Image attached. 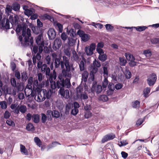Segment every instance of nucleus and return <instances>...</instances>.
<instances>
[{
    "mask_svg": "<svg viewBox=\"0 0 159 159\" xmlns=\"http://www.w3.org/2000/svg\"><path fill=\"white\" fill-rule=\"evenodd\" d=\"M82 60L79 63H78L80 70V71H83L84 70L85 67L84 63L86 62V60L84 57L82 58Z\"/></svg>",
    "mask_w": 159,
    "mask_h": 159,
    "instance_id": "nucleus-18",
    "label": "nucleus"
},
{
    "mask_svg": "<svg viewBox=\"0 0 159 159\" xmlns=\"http://www.w3.org/2000/svg\"><path fill=\"white\" fill-rule=\"evenodd\" d=\"M43 19L45 20L48 19L51 21L53 20V18L51 16L49 15L48 14H43L42 16Z\"/></svg>",
    "mask_w": 159,
    "mask_h": 159,
    "instance_id": "nucleus-27",
    "label": "nucleus"
},
{
    "mask_svg": "<svg viewBox=\"0 0 159 159\" xmlns=\"http://www.w3.org/2000/svg\"><path fill=\"white\" fill-rule=\"evenodd\" d=\"M143 53L148 58L150 57L152 55L151 51L149 49L144 51Z\"/></svg>",
    "mask_w": 159,
    "mask_h": 159,
    "instance_id": "nucleus-37",
    "label": "nucleus"
},
{
    "mask_svg": "<svg viewBox=\"0 0 159 159\" xmlns=\"http://www.w3.org/2000/svg\"><path fill=\"white\" fill-rule=\"evenodd\" d=\"M48 34L49 39L52 40L56 37V33L54 29L50 28L48 31Z\"/></svg>",
    "mask_w": 159,
    "mask_h": 159,
    "instance_id": "nucleus-14",
    "label": "nucleus"
},
{
    "mask_svg": "<svg viewBox=\"0 0 159 159\" xmlns=\"http://www.w3.org/2000/svg\"><path fill=\"white\" fill-rule=\"evenodd\" d=\"M46 62L47 64H49L51 61V58L49 55L47 56L45 58Z\"/></svg>",
    "mask_w": 159,
    "mask_h": 159,
    "instance_id": "nucleus-62",
    "label": "nucleus"
},
{
    "mask_svg": "<svg viewBox=\"0 0 159 159\" xmlns=\"http://www.w3.org/2000/svg\"><path fill=\"white\" fill-rule=\"evenodd\" d=\"M92 65L97 67V68L101 66L100 62L99 61H97L96 59L93 61Z\"/></svg>",
    "mask_w": 159,
    "mask_h": 159,
    "instance_id": "nucleus-44",
    "label": "nucleus"
},
{
    "mask_svg": "<svg viewBox=\"0 0 159 159\" xmlns=\"http://www.w3.org/2000/svg\"><path fill=\"white\" fill-rule=\"evenodd\" d=\"M68 44L70 46H73L75 45V43L76 42V40L74 39L69 38L68 39Z\"/></svg>",
    "mask_w": 159,
    "mask_h": 159,
    "instance_id": "nucleus-38",
    "label": "nucleus"
},
{
    "mask_svg": "<svg viewBox=\"0 0 159 159\" xmlns=\"http://www.w3.org/2000/svg\"><path fill=\"white\" fill-rule=\"evenodd\" d=\"M125 56L126 58V59L130 61H134L135 60L134 57L132 54H126Z\"/></svg>",
    "mask_w": 159,
    "mask_h": 159,
    "instance_id": "nucleus-39",
    "label": "nucleus"
},
{
    "mask_svg": "<svg viewBox=\"0 0 159 159\" xmlns=\"http://www.w3.org/2000/svg\"><path fill=\"white\" fill-rule=\"evenodd\" d=\"M34 140L36 144L39 147H40L42 145V143L38 137H35L34 139Z\"/></svg>",
    "mask_w": 159,
    "mask_h": 159,
    "instance_id": "nucleus-33",
    "label": "nucleus"
},
{
    "mask_svg": "<svg viewBox=\"0 0 159 159\" xmlns=\"http://www.w3.org/2000/svg\"><path fill=\"white\" fill-rule=\"evenodd\" d=\"M34 89H36L37 91L40 90L41 89V85L39 84L38 80L34 79L32 76L30 77L28 80V84L26 86V88L29 90H31L32 87Z\"/></svg>",
    "mask_w": 159,
    "mask_h": 159,
    "instance_id": "nucleus-5",
    "label": "nucleus"
},
{
    "mask_svg": "<svg viewBox=\"0 0 159 159\" xmlns=\"http://www.w3.org/2000/svg\"><path fill=\"white\" fill-rule=\"evenodd\" d=\"M73 55L72 56V58L76 62H78L79 61V57L77 54L75 50H74L72 51Z\"/></svg>",
    "mask_w": 159,
    "mask_h": 159,
    "instance_id": "nucleus-25",
    "label": "nucleus"
},
{
    "mask_svg": "<svg viewBox=\"0 0 159 159\" xmlns=\"http://www.w3.org/2000/svg\"><path fill=\"white\" fill-rule=\"evenodd\" d=\"M57 144H60L57 142H53L52 143L51 145H50L48 146V147L49 148H51L55 147Z\"/></svg>",
    "mask_w": 159,
    "mask_h": 159,
    "instance_id": "nucleus-56",
    "label": "nucleus"
},
{
    "mask_svg": "<svg viewBox=\"0 0 159 159\" xmlns=\"http://www.w3.org/2000/svg\"><path fill=\"white\" fill-rule=\"evenodd\" d=\"M77 34L81 38L82 40L84 42L87 41L90 39V36L88 34H85L83 31L80 30L78 31Z\"/></svg>",
    "mask_w": 159,
    "mask_h": 159,
    "instance_id": "nucleus-10",
    "label": "nucleus"
},
{
    "mask_svg": "<svg viewBox=\"0 0 159 159\" xmlns=\"http://www.w3.org/2000/svg\"><path fill=\"white\" fill-rule=\"evenodd\" d=\"M89 69L90 72V74L93 75L94 74L96 73L98 70V69L94 66L91 65L89 66Z\"/></svg>",
    "mask_w": 159,
    "mask_h": 159,
    "instance_id": "nucleus-20",
    "label": "nucleus"
},
{
    "mask_svg": "<svg viewBox=\"0 0 159 159\" xmlns=\"http://www.w3.org/2000/svg\"><path fill=\"white\" fill-rule=\"evenodd\" d=\"M108 80L107 79L105 78L102 83V85L103 88H106L108 85Z\"/></svg>",
    "mask_w": 159,
    "mask_h": 159,
    "instance_id": "nucleus-55",
    "label": "nucleus"
},
{
    "mask_svg": "<svg viewBox=\"0 0 159 159\" xmlns=\"http://www.w3.org/2000/svg\"><path fill=\"white\" fill-rule=\"evenodd\" d=\"M61 41L59 38H57L54 40L52 45V48L55 51H57L61 47Z\"/></svg>",
    "mask_w": 159,
    "mask_h": 159,
    "instance_id": "nucleus-12",
    "label": "nucleus"
},
{
    "mask_svg": "<svg viewBox=\"0 0 159 159\" xmlns=\"http://www.w3.org/2000/svg\"><path fill=\"white\" fill-rule=\"evenodd\" d=\"M15 88H16L17 92L22 91L24 89L23 84L21 83H17Z\"/></svg>",
    "mask_w": 159,
    "mask_h": 159,
    "instance_id": "nucleus-22",
    "label": "nucleus"
},
{
    "mask_svg": "<svg viewBox=\"0 0 159 159\" xmlns=\"http://www.w3.org/2000/svg\"><path fill=\"white\" fill-rule=\"evenodd\" d=\"M102 88L100 85H97V83L96 82H93L92 84V86L91 88V91L92 93H94L95 92L97 94H99L102 92Z\"/></svg>",
    "mask_w": 159,
    "mask_h": 159,
    "instance_id": "nucleus-8",
    "label": "nucleus"
},
{
    "mask_svg": "<svg viewBox=\"0 0 159 159\" xmlns=\"http://www.w3.org/2000/svg\"><path fill=\"white\" fill-rule=\"evenodd\" d=\"M10 115L11 114L10 112L8 111H6L4 114V118L6 119H7L10 117Z\"/></svg>",
    "mask_w": 159,
    "mask_h": 159,
    "instance_id": "nucleus-57",
    "label": "nucleus"
},
{
    "mask_svg": "<svg viewBox=\"0 0 159 159\" xmlns=\"http://www.w3.org/2000/svg\"><path fill=\"white\" fill-rule=\"evenodd\" d=\"M42 52H40L39 51V52L37 53L36 56L34 55L33 56L32 58L33 62L34 65H35L36 63V59L38 61H40L41 60V56L40 54Z\"/></svg>",
    "mask_w": 159,
    "mask_h": 159,
    "instance_id": "nucleus-19",
    "label": "nucleus"
},
{
    "mask_svg": "<svg viewBox=\"0 0 159 159\" xmlns=\"http://www.w3.org/2000/svg\"><path fill=\"white\" fill-rule=\"evenodd\" d=\"M123 87V84L121 83H118L116 84L115 86L116 89L117 90H119L121 89Z\"/></svg>",
    "mask_w": 159,
    "mask_h": 159,
    "instance_id": "nucleus-64",
    "label": "nucleus"
},
{
    "mask_svg": "<svg viewBox=\"0 0 159 159\" xmlns=\"http://www.w3.org/2000/svg\"><path fill=\"white\" fill-rule=\"evenodd\" d=\"M41 116V121L42 123H44L46 122L47 119V117L44 113H42Z\"/></svg>",
    "mask_w": 159,
    "mask_h": 159,
    "instance_id": "nucleus-49",
    "label": "nucleus"
},
{
    "mask_svg": "<svg viewBox=\"0 0 159 159\" xmlns=\"http://www.w3.org/2000/svg\"><path fill=\"white\" fill-rule=\"evenodd\" d=\"M11 83L12 86L13 87H15L17 84L16 83V80L14 78H12L11 79Z\"/></svg>",
    "mask_w": 159,
    "mask_h": 159,
    "instance_id": "nucleus-61",
    "label": "nucleus"
},
{
    "mask_svg": "<svg viewBox=\"0 0 159 159\" xmlns=\"http://www.w3.org/2000/svg\"><path fill=\"white\" fill-rule=\"evenodd\" d=\"M96 45L95 43H92L90 45L86 46L85 48V51L87 56H91L93 53V51L95 49Z\"/></svg>",
    "mask_w": 159,
    "mask_h": 159,
    "instance_id": "nucleus-9",
    "label": "nucleus"
},
{
    "mask_svg": "<svg viewBox=\"0 0 159 159\" xmlns=\"http://www.w3.org/2000/svg\"><path fill=\"white\" fill-rule=\"evenodd\" d=\"M76 92L78 95L82 94L83 91V88L82 86H79L76 89Z\"/></svg>",
    "mask_w": 159,
    "mask_h": 159,
    "instance_id": "nucleus-43",
    "label": "nucleus"
},
{
    "mask_svg": "<svg viewBox=\"0 0 159 159\" xmlns=\"http://www.w3.org/2000/svg\"><path fill=\"white\" fill-rule=\"evenodd\" d=\"M41 71L43 73H45L46 75H49L50 72V69L49 67H47L46 64H43L41 68Z\"/></svg>",
    "mask_w": 159,
    "mask_h": 159,
    "instance_id": "nucleus-17",
    "label": "nucleus"
},
{
    "mask_svg": "<svg viewBox=\"0 0 159 159\" xmlns=\"http://www.w3.org/2000/svg\"><path fill=\"white\" fill-rule=\"evenodd\" d=\"M6 123L9 126L14 127L15 126L14 122L11 119H9L6 121Z\"/></svg>",
    "mask_w": 159,
    "mask_h": 159,
    "instance_id": "nucleus-50",
    "label": "nucleus"
},
{
    "mask_svg": "<svg viewBox=\"0 0 159 159\" xmlns=\"http://www.w3.org/2000/svg\"><path fill=\"white\" fill-rule=\"evenodd\" d=\"M62 61H61L60 60L59 58H56L55 59V61L54 62L55 67L57 68L60 65L61 66V63Z\"/></svg>",
    "mask_w": 159,
    "mask_h": 159,
    "instance_id": "nucleus-30",
    "label": "nucleus"
},
{
    "mask_svg": "<svg viewBox=\"0 0 159 159\" xmlns=\"http://www.w3.org/2000/svg\"><path fill=\"white\" fill-rule=\"evenodd\" d=\"M89 75V73L87 71H84L82 74V81L86 82Z\"/></svg>",
    "mask_w": 159,
    "mask_h": 159,
    "instance_id": "nucleus-23",
    "label": "nucleus"
},
{
    "mask_svg": "<svg viewBox=\"0 0 159 159\" xmlns=\"http://www.w3.org/2000/svg\"><path fill=\"white\" fill-rule=\"evenodd\" d=\"M21 79L22 81H25L28 78V76L26 72H23L21 73Z\"/></svg>",
    "mask_w": 159,
    "mask_h": 159,
    "instance_id": "nucleus-41",
    "label": "nucleus"
},
{
    "mask_svg": "<svg viewBox=\"0 0 159 159\" xmlns=\"http://www.w3.org/2000/svg\"><path fill=\"white\" fill-rule=\"evenodd\" d=\"M19 110L22 113H25L27 111V107L26 106L24 105L19 106Z\"/></svg>",
    "mask_w": 159,
    "mask_h": 159,
    "instance_id": "nucleus-31",
    "label": "nucleus"
},
{
    "mask_svg": "<svg viewBox=\"0 0 159 159\" xmlns=\"http://www.w3.org/2000/svg\"><path fill=\"white\" fill-rule=\"evenodd\" d=\"M20 151L21 153L25 155H28V152L25 147L21 144H20Z\"/></svg>",
    "mask_w": 159,
    "mask_h": 159,
    "instance_id": "nucleus-21",
    "label": "nucleus"
},
{
    "mask_svg": "<svg viewBox=\"0 0 159 159\" xmlns=\"http://www.w3.org/2000/svg\"><path fill=\"white\" fill-rule=\"evenodd\" d=\"M151 42L152 44H156L159 43V38H154L151 39Z\"/></svg>",
    "mask_w": 159,
    "mask_h": 159,
    "instance_id": "nucleus-47",
    "label": "nucleus"
},
{
    "mask_svg": "<svg viewBox=\"0 0 159 159\" xmlns=\"http://www.w3.org/2000/svg\"><path fill=\"white\" fill-rule=\"evenodd\" d=\"M47 115H49L50 117L51 116L52 117L57 118L59 117L60 116L59 112L55 110L52 111L48 110L47 111Z\"/></svg>",
    "mask_w": 159,
    "mask_h": 159,
    "instance_id": "nucleus-13",
    "label": "nucleus"
},
{
    "mask_svg": "<svg viewBox=\"0 0 159 159\" xmlns=\"http://www.w3.org/2000/svg\"><path fill=\"white\" fill-rule=\"evenodd\" d=\"M92 113L89 111H86L85 113L84 116L85 118H88L91 116Z\"/></svg>",
    "mask_w": 159,
    "mask_h": 159,
    "instance_id": "nucleus-58",
    "label": "nucleus"
},
{
    "mask_svg": "<svg viewBox=\"0 0 159 159\" xmlns=\"http://www.w3.org/2000/svg\"><path fill=\"white\" fill-rule=\"evenodd\" d=\"M103 73L104 75L107 76L108 75V72L107 67L104 66L103 67Z\"/></svg>",
    "mask_w": 159,
    "mask_h": 159,
    "instance_id": "nucleus-63",
    "label": "nucleus"
},
{
    "mask_svg": "<svg viewBox=\"0 0 159 159\" xmlns=\"http://www.w3.org/2000/svg\"><path fill=\"white\" fill-rule=\"evenodd\" d=\"M119 59L120 64V65L122 66H124L127 63V61L124 57H119Z\"/></svg>",
    "mask_w": 159,
    "mask_h": 159,
    "instance_id": "nucleus-35",
    "label": "nucleus"
},
{
    "mask_svg": "<svg viewBox=\"0 0 159 159\" xmlns=\"http://www.w3.org/2000/svg\"><path fill=\"white\" fill-rule=\"evenodd\" d=\"M80 95V98L82 99L85 100L88 98V96L86 93L83 94H81Z\"/></svg>",
    "mask_w": 159,
    "mask_h": 159,
    "instance_id": "nucleus-54",
    "label": "nucleus"
},
{
    "mask_svg": "<svg viewBox=\"0 0 159 159\" xmlns=\"http://www.w3.org/2000/svg\"><path fill=\"white\" fill-rule=\"evenodd\" d=\"M125 78L126 79H129L131 77V74L130 71L126 69L125 73Z\"/></svg>",
    "mask_w": 159,
    "mask_h": 159,
    "instance_id": "nucleus-36",
    "label": "nucleus"
},
{
    "mask_svg": "<svg viewBox=\"0 0 159 159\" xmlns=\"http://www.w3.org/2000/svg\"><path fill=\"white\" fill-rule=\"evenodd\" d=\"M157 76L154 73H152L149 75L147 79L148 84L151 86L153 85L156 80Z\"/></svg>",
    "mask_w": 159,
    "mask_h": 159,
    "instance_id": "nucleus-11",
    "label": "nucleus"
},
{
    "mask_svg": "<svg viewBox=\"0 0 159 159\" xmlns=\"http://www.w3.org/2000/svg\"><path fill=\"white\" fill-rule=\"evenodd\" d=\"M22 28L23 27H22L21 25H18L16 28V32L17 33H20L22 30Z\"/></svg>",
    "mask_w": 159,
    "mask_h": 159,
    "instance_id": "nucleus-52",
    "label": "nucleus"
},
{
    "mask_svg": "<svg viewBox=\"0 0 159 159\" xmlns=\"http://www.w3.org/2000/svg\"><path fill=\"white\" fill-rule=\"evenodd\" d=\"M63 60L61 63L62 70V76L65 78H70L71 74L70 72L71 67L70 64L69 59L65 56L62 57Z\"/></svg>",
    "mask_w": 159,
    "mask_h": 159,
    "instance_id": "nucleus-2",
    "label": "nucleus"
},
{
    "mask_svg": "<svg viewBox=\"0 0 159 159\" xmlns=\"http://www.w3.org/2000/svg\"><path fill=\"white\" fill-rule=\"evenodd\" d=\"M0 105L1 108L2 109H6L7 108V103L5 101H2L0 102Z\"/></svg>",
    "mask_w": 159,
    "mask_h": 159,
    "instance_id": "nucleus-45",
    "label": "nucleus"
},
{
    "mask_svg": "<svg viewBox=\"0 0 159 159\" xmlns=\"http://www.w3.org/2000/svg\"><path fill=\"white\" fill-rule=\"evenodd\" d=\"M140 102L138 100H136L132 102V106L134 108H139L140 106Z\"/></svg>",
    "mask_w": 159,
    "mask_h": 159,
    "instance_id": "nucleus-32",
    "label": "nucleus"
},
{
    "mask_svg": "<svg viewBox=\"0 0 159 159\" xmlns=\"http://www.w3.org/2000/svg\"><path fill=\"white\" fill-rule=\"evenodd\" d=\"M78 110L77 108H74L72 110L71 113L73 115H76L78 112Z\"/></svg>",
    "mask_w": 159,
    "mask_h": 159,
    "instance_id": "nucleus-59",
    "label": "nucleus"
},
{
    "mask_svg": "<svg viewBox=\"0 0 159 159\" xmlns=\"http://www.w3.org/2000/svg\"><path fill=\"white\" fill-rule=\"evenodd\" d=\"M27 27L25 25H23L22 35L25 37V41H22V37L20 36L19 39L22 46L24 47H27L29 45L30 38H31V30L29 28L27 29Z\"/></svg>",
    "mask_w": 159,
    "mask_h": 159,
    "instance_id": "nucleus-3",
    "label": "nucleus"
},
{
    "mask_svg": "<svg viewBox=\"0 0 159 159\" xmlns=\"http://www.w3.org/2000/svg\"><path fill=\"white\" fill-rule=\"evenodd\" d=\"M51 92L50 89H41L38 92V95L37 97H35L34 98L37 102H41L44 101L46 98L49 99L51 97Z\"/></svg>",
    "mask_w": 159,
    "mask_h": 159,
    "instance_id": "nucleus-4",
    "label": "nucleus"
},
{
    "mask_svg": "<svg viewBox=\"0 0 159 159\" xmlns=\"http://www.w3.org/2000/svg\"><path fill=\"white\" fill-rule=\"evenodd\" d=\"M2 16L0 15V26L4 29H9L10 28L9 20L6 18H4L2 20Z\"/></svg>",
    "mask_w": 159,
    "mask_h": 159,
    "instance_id": "nucleus-7",
    "label": "nucleus"
},
{
    "mask_svg": "<svg viewBox=\"0 0 159 159\" xmlns=\"http://www.w3.org/2000/svg\"><path fill=\"white\" fill-rule=\"evenodd\" d=\"M36 42L39 46V51L40 52H42L43 49V48L44 47V42L43 39L42 34H39L36 38Z\"/></svg>",
    "mask_w": 159,
    "mask_h": 159,
    "instance_id": "nucleus-6",
    "label": "nucleus"
},
{
    "mask_svg": "<svg viewBox=\"0 0 159 159\" xmlns=\"http://www.w3.org/2000/svg\"><path fill=\"white\" fill-rule=\"evenodd\" d=\"M40 90H39L37 91L36 89H33L30 90L31 93L30 94V95H31V97H34L36 96V92H37V93H38V92H39V91Z\"/></svg>",
    "mask_w": 159,
    "mask_h": 159,
    "instance_id": "nucleus-46",
    "label": "nucleus"
},
{
    "mask_svg": "<svg viewBox=\"0 0 159 159\" xmlns=\"http://www.w3.org/2000/svg\"><path fill=\"white\" fill-rule=\"evenodd\" d=\"M100 100H102L103 102H106L108 100L107 96L104 95H101L100 97Z\"/></svg>",
    "mask_w": 159,
    "mask_h": 159,
    "instance_id": "nucleus-53",
    "label": "nucleus"
},
{
    "mask_svg": "<svg viewBox=\"0 0 159 159\" xmlns=\"http://www.w3.org/2000/svg\"><path fill=\"white\" fill-rule=\"evenodd\" d=\"M32 11L31 10L29 9L25 10V14L28 16H30L32 14Z\"/></svg>",
    "mask_w": 159,
    "mask_h": 159,
    "instance_id": "nucleus-60",
    "label": "nucleus"
},
{
    "mask_svg": "<svg viewBox=\"0 0 159 159\" xmlns=\"http://www.w3.org/2000/svg\"><path fill=\"white\" fill-rule=\"evenodd\" d=\"M134 28H135L136 30L138 31L141 32L144 31L147 27L146 26H138L134 27Z\"/></svg>",
    "mask_w": 159,
    "mask_h": 159,
    "instance_id": "nucleus-34",
    "label": "nucleus"
},
{
    "mask_svg": "<svg viewBox=\"0 0 159 159\" xmlns=\"http://www.w3.org/2000/svg\"><path fill=\"white\" fill-rule=\"evenodd\" d=\"M108 88L109 90L107 91V93L108 95H111L113 93L114 89L111 88L110 84L108 85Z\"/></svg>",
    "mask_w": 159,
    "mask_h": 159,
    "instance_id": "nucleus-48",
    "label": "nucleus"
},
{
    "mask_svg": "<svg viewBox=\"0 0 159 159\" xmlns=\"http://www.w3.org/2000/svg\"><path fill=\"white\" fill-rule=\"evenodd\" d=\"M98 58L102 62L105 61L107 59V56L106 54L99 55Z\"/></svg>",
    "mask_w": 159,
    "mask_h": 159,
    "instance_id": "nucleus-26",
    "label": "nucleus"
},
{
    "mask_svg": "<svg viewBox=\"0 0 159 159\" xmlns=\"http://www.w3.org/2000/svg\"><path fill=\"white\" fill-rule=\"evenodd\" d=\"M58 80L56 83L55 82H51V87L53 89L57 88L60 89H63L64 88L69 89L71 86L70 79L66 78L64 80L62 75H59L58 77Z\"/></svg>",
    "mask_w": 159,
    "mask_h": 159,
    "instance_id": "nucleus-1",
    "label": "nucleus"
},
{
    "mask_svg": "<svg viewBox=\"0 0 159 159\" xmlns=\"http://www.w3.org/2000/svg\"><path fill=\"white\" fill-rule=\"evenodd\" d=\"M57 26L59 33H62L63 31V26L62 25L59 23L57 24Z\"/></svg>",
    "mask_w": 159,
    "mask_h": 159,
    "instance_id": "nucleus-51",
    "label": "nucleus"
},
{
    "mask_svg": "<svg viewBox=\"0 0 159 159\" xmlns=\"http://www.w3.org/2000/svg\"><path fill=\"white\" fill-rule=\"evenodd\" d=\"M59 93L61 96L66 98H68L70 97L69 91L68 89L64 90V88L60 89Z\"/></svg>",
    "mask_w": 159,
    "mask_h": 159,
    "instance_id": "nucleus-15",
    "label": "nucleus"
},
{
    "mask_svg": "<svg viewBox=\"0 0 159 159\" xmlns=\"http://www.w3.org/2000/svg\"><path fill=\"white\" fill-rule=\"evenodd\" d=\"M12 7L14 11H18L20 9V5L17 3H14L12 4Z\"/></svg>",
    "mask_w": 159,
    "mask_h": 159,
    "instance_id": "nucleus-28",
    "label": "nucleus"
},
{
    "mask_svg": "<svg viewBox=\"0 0 159 159\" xmlns=\"http://www.w3.org/2000/svg\"><path fill=\"white\" fill-rule=\"evenodd\" d=\"M30 43V47L31 49L32 54H33L34 53L36 54L38 52V50H39V48H38V46L35 45L33 46V38H32V37H31Z\"/></svg>",
    "mask_w": 159,
    "mask_h": 159,
    "instance_id": "nucleus-16",
    "label": "nucleus"
},
{
    "mask_svg": "<svg viewBox=\"0 0 159 159\" xmlns=\"http://www.w3.org/2000/svg\"><path fill=\"white\" fill-rule=\"evenodd\" d=\"M106 30L108 31H111L114 29V27L110 24H107L105 25Z\"/></svg>",
    "mask_w": 159,
    "mask_h": 159,
    "instance_id": "nucleus-42",
    "label": "nucleus"
},
{
    "mask_svg": "<svg viewBox=\"0 0 159 159\" xmlns=\"http://www.w3.org/2000/svg\"><path fill=\"white\" fill-rule=\"evenodd\" d=\"M32 119L34 123H38L39 121V116L38 114H33L32 116Z\"/></svg>",
    "mask_w": 159,
    "mask_h": 159,
    "instance_id": "nucleus-24",
    "label": "nucleus"
},
{
    "mask_svg": "<svg viewBox=\"0 0 159 159\" xmlns=\"http://www.w3.org/2000/svg\"><path fill=\"white\" fill-rule=\"evenodd\" d=\"M150 89L149 88L147 87L144 90L143 92V96L145 98L148 97V95L150 93Z\"/></svg>",
    "mask_w": 159,
    "mask_h": 159,
    "instance_id": "nucleus-40",
    "label": "nucleus"
},
{
    "mask_svg": "<svg viewBox=\"0 0 159 159\" xmlns=\"http://www.w3.org/2000/svg\"><path fill=\"white\" fill-rule=\"evenodd\" d=\"M26 129L29 131H33L35 129L34 126L31 123H29L27 125Z\"/></svg>",
    "mask_w": 159,
    "mask_h": 159,
    "instance_id": "nucleus-29",
    "label": "nucleus"
}]
</instances>
